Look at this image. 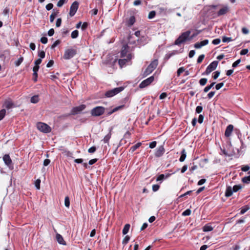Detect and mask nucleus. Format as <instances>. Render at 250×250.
<instances>
[{"label": "nucleus", "instance_id": "nucleus-1", "mask_svg": "<svg viewBox=\"0 0 250 250\" xmlns=\"http://www.w3.org/2000/svg\"><path fill=\"white\" fill-rule=\"evenodd\" d=\"M190 33L191 32L189 30H188L182 33L181 35L175 40V44L180 45L187 41L191 40L193 37V36L190 37Z\"/></svg>", "mask_w": 250, "mask_h": 250}, {"label": "nucleus", "instance_id": "nucleus-2", "mask_svg": "<svg viewBox=\"0 0 250 250\" xmlns=\"http://www.w3.org/2000/svg\"><path fill=\"white\" fill-rule=\"evenodd\" d=\"M158 64V61L157 59H155L152 61L144 71L143 73V76L146 77L147 75L151 73L157 67Z\"/></svg>", "mask_w": 250, "mask_h": 250}, {"label": "nucleus", "instance_id": "nucleus-3", "mask_svg": "<svg viewBox=\"0 0 250 250\" xmlns=\"http://www.w3.org/2000/svg\"><path fill=\"white\" fill-rule=\"evenodd\" d=\"M124 89V87L120 86L118 87L114 88L112 89L106 91L104 93V95L106 97L111 98L114 96L117 95L119 93L121 92Z\"/></svg>", "mask_w": 250, "mask_h": 250}, {"label": "nucleus", "instance_id": "nucleus-4", "mask_svg": "<svg viewBox=\"0 0 250 250\" xmlns=\"http://www.w3.org/2000/svg\"><path fill=\"white\" fill-rule=\"evenodd\" d=\"M105 111V108L98 106L91 109L90 113L92 116L97 117L103 115Z\"/></svg>", "mask_w": 250, "mask_h": 250}, {"label": "nucleus", "instance_id": "nucleus-5", "mask_svg": "<svg viewBox=\"0 0 250 250\" xmlns=\"http://www.w3.org/2000/svg\"><path fill=\"white\" fill-rule=\"evenodd\" d=\"M37 127L40 131L45 133H49L51 131V128L48 125L42 122L37 123Z\"/></svg>", "mask_w": 250, "mask_h": 250}, {"label": "nucleus", "instance_id": "nucleus-6", "mask_svg": "<svg viewBox=\"0 0 250 250\" xmlns=\"http://www.w3.org/2000/svg\"><path fill=\"white\" fill-rule=\"evenodd\" d=\"M77 54V50L75 48H68L65 50L63 58L65 60H69L72 58Z\"/></svg>", "mask_w": 250, "mask_h": 250}, {"label": "nucleus", "instance_id": "nucleus-7", "mask_svg": "<svg viewBox=\"0 0 250 250\" xmlns=\"http://www.w3.org/2000/svg\"><path fill=\"white\" fill-rule=\"evenodd\" d=\"M2 160L5 165L11 170L14 168V164L9 154L3 155Z\"/></svg>", "mask_w": 250, "mask_h": 250}, {"label": "nucleus", "instance_id": "nucleus-8", "mask_svg": "<svg viewBox=\"0 0 250 250\" xmlns=\"http://www.w3.org/2000/svg\"><path fill=\"white\" fill-rule=\"evenodd\" d=\"M218 65V61H215L210 63L207 67L205 72L203 75H208L210 72L215 69Z\"/></svg>", "mask_w": 250, "mask_h": 250}, {"label": "nucleus", "instance_id": "nucleus-9", "mask_svg": "<svg viewBox=\"0 0 250 250\" xmlns=\"http://www.w3.org/2000/svg\"><path fill=\"white\" fill-rule=\"evenodd\" d=\"M79 7V2L77 1L73 2L70 6L69 15L70 17H73L76 14Z\"/></svg>", "mask_w": 250, "mask_h": 250}, {"label": "nucleus", "instance_id": "nucleus-10", "mask_svg": "<svg viewBox=\"0 0 250 250\" xmlns=\"http://www.w3.org/2000/svg\"><path fill=\"white\" fill-rule=\"evenodd\" d=\"M133 58L131 53H128L127 55V58H122L123 59H119L118 61L119 64L121 67H123L127 62L130 61Z\"/></svg>", "mask_w": 250, "mask_h": 250}, {"label": "nucleus", "instance_id": "nucleus-11", "mask_svg": "<svg viewBox=\"0 0 250 250\" xmlns=\"http://www.w3.org/2000/svg\"><path fill=\"white\" fill-rule=\"evenodd\" d=\"M154 80V76H152L142 81L139 84V87L143 88L149 85Z\"/></svg>", "mask_w": 250, "mask_h": 250}, {"label": "nucleus", "instance_id": "nucleus-12", "mask_svg": "<svg viewBox=\"0 0 250 250\" xmlns=\"http://www.w3.org/2000/svg\"><path fill=\"white\" fill-rule=\"evenodd\" d=\"M86 108L85 104H81L79 106L74 107L72 108L71 114L76 115L81 113V111L83 110Z\"/></svg>", "mask_w": 250, "mask_h": 250}, {"label": "nucleus", "instance_id": "nucleus-13", "mask_svg": "<svg viewBox=\"0 0 250 250\" xmlns=\"http://www.w3.org/2000/svg\"><path fill=\"white\" fill-rule=\"evenodd\" d=\"M128 53H130L129 52V46L127 44L124 45L121 51V57L127 58V55Z\"/></svg>", "mask_w": 250, "mask_h": 250}, {"label": "nucleus", "instance_id": "nucleus-14", "mask_svg": "<svg viewBox=\"0 0 250 250\" xmlns=\"http://www.w3.org/2000/svg\"><path fill=\"white\" fill-rule=\"evenodd\" d=\"M165 152V149L164 148V146L161 145L159 146L157 149H156L155 152V156L156 157H160L162 156L163 155Z\"/></svg>", "mask_w": 250, "mask_h": 250}, {"label": "nucleus", "instance_id": "nucleus-15", "mask_svg": "<svg viewBox=\"0 0 250 250\" xmlns=\"http://www.w3.org/2000/svg\"><path fill=\"white\" fill-rule=\"evenodd\" d=\"M136 19L134 16H131L128 18H126L125 21V25L127 27H131L135 22Z\"/></svg>", "mask_w": 250, "mask_h": 250}, {"label": "nucleus", "instance_id": "nucleus-16", "mask_svg": "<svg viewBox=\"0 0 250 250\" xmlns=\"http://www.w3.org/2000/svg\"><path fill=\"white\" fill-rule=\"evenodd\" d=\"M233 125H229L226 128L225 132V136L227 138H229L230 136L231 133L233 130Z\"/></svg>", "mask_w": 250, "mask_h": 250}, {"label": "nucleus", "instance_id": "nucleus-17", "mask_svg": "<svg viewBox=\"0 0 250 250\" xmlns=\"http://www.w3.org/2000/svg\"><path fill=\"white\" fill-rule=\"evenodd\" d=\"M208 40H204L203 41L200 42H197L194 44V47L196 49H199L201 48L202 46H205L208 44Z\"/></svg>", "mask_w": 250, "mask_h": 250}, {"label": "nucleus", "instance_id": "nucleus-18", "mask_svg": "<svg viewBox=\"0 0 250 250\" xmlns=\"http://www.w3.org/2000/svg\"><path fill=\"white\" fill-rule=\"evenodd\" d=\"M229 9V7L227 5H222L220 8V15L226 14Z\"/></svg>", "mask_w": 250, "mask_h": 250}, {"label": "nucleus", "instance_id": "nucleus-19", "mask_svg": "<svg viewBox=\"0 0 250 250\" xmlns=\"http://www.w3.org/2000/svg\"><path fill=\"white\" fill-rule=\"evenodd\" d=\"M56 238V240H57V242L60 244L62 245H66L65 241L64 240L61 234H60L59 233H57Z\"/></svg>", "mask_w": 250, "mask_h": 250}, {"label": "nucleus", "instance_id": "nucleus-20", "mask_svg": "<svg viewBox=\"0 0 250 250\" xmlns=\"http://www.w3.org/2000/svg\"><path fill=\"white\" fill-rule=\"evenodd\" d=\"M125 105L124 104H121L118 106H117L115 108H114L112 110H111V111H110L109 112H108L107 113V115H110L111 114H112V113H113L114 112H115L119 110H121V109H123Z\"/></svg>", "mask_w": 250, "mask_h": 250}, {"label": "nucleus", "instance_id": "nucleus-21", "mask_svg": "<svg viewBox=\"0 0 250 250\" xmlns=\"http://www.w3.org/2000/svg\"><path fill=\"white\" fill-rule=\"evenodd\" d=\"M170 175V174H167L166 175L161 174L157 177L156 181L157 182L160 181V183H161L164 179L167 178Z\"/></svg>", "mask_w": 250, "mask_h": 250}, {"label": "nucleus", "instance_id": "nucleus-22", "mask_svg": "<svg viewBox=\"0 0 250 250\" xmlns=\"http://www.w3.org/2000/svg\"><path fill=\"white\" fill-rule=\"evenodd\" d=\"M3 106L9 109L13 107L14 104L11 101L7 100L4 103Z\"/></svg>", "mask_w": 250, "mask_h": 250}, {"label": "nucleus", "instance_id": "nucleus-23", "mask_svg": "<svg viewBox=\"0 0 250 250\" xmlns=\"http://www.w3.org/2000/svg\"><path fill=\"white\" fill-rule=\"evenodd\" d=\"M181 154V156L179 158V161L182 162L185 161L187 156V153L185 149L184 148L182 150Z\"/></svg>", "mask_w": 250, "mask_h": 250}, {"label": "nucleus", "instance_id": "nucleus-24", "mask_svg": "<svg viewBox=\"0 0 250 250\" xmlns=\"http://www.w3.org/2000/svg\"><path fill=\"white\" fill-rule=\"evenodd\" d=\"M130 227V226L129 224H127L125 225L122 231L124 235H125L128 232Z\"/></svg>", "mask_w": 250, "mask_h": 250}, {"label": "nucleus", "instance_id": "nucleus-25", "mask_svg": "<svg viewBox=\"0 0 250 250\" xmlns=\"http://www.w3.org/2000/svg\"><path fill=\"white\" fill-rule=\"evenodd\" d=\"M141 144H142L141 143H137L136 144H135V145L132 146L130 147L129 151L131 152H133L134 151H135L137 148H138L141 146Z\"/></svg>", "mask_w": 250, "mask_h": 250}, {"label": "nucleus", "instance_id": "nucleus-26", "mask_svg": "<svg viewBox=\"0 0 250 250\" xmlns=\"http://www.w3.org/2000/svg\"><path fill=\"white\" fill-rule=\"evenodd\" d=\"M111 130H110V132L105 136L103 140H102L104 143H108L110 139L111 138Z\"/></svg>", "mask_w": 250, "mask_h": 250}, {"label": "nucleus", "instance_id": "nucleus-27", "mask_svg": "<svg viewBox=\"0 0 250 250\" xmlns=\"http://www.w3.org/2000/svg\"><path fill=\"white\" fill-rule=\"evenodd\" d=\"M232 193L233 191L232 190V188L230 187H229L227 188L226 189L225 195L227 197H229L232 194Z\"/></svg>", "mask_w": 250, "mask_h": 250}, {"label": "nucleus", "instance_id": "nucleus-28", "mask_svg": "<svg viewBox=\"0 0 250 250\" xmlns=\"http://www.w3.org/2000/svg\"><path fill=\"white\" fill-rule=\"evenodd\" d=\"M39 101V98L38 95H34L32 96L31 98L30 101L32 103L36 104Z\"/></svg>", "mask_w": 250, "mask_h": 250}, {"label": "nucleus", "instance_id": "nucleus-29", "mask_svg": "<svg viewBox=\"0 0 250 250\" xmlns=\"http://www.w3.org/2000/svg\"><path fill=\"white\" fill-rule=\"evenodd\" d=\"M213 229L212 227L208 225H206L203 228V230L205 232H208L212 230Z\"/></svg>", "mask_w": 250, "mask_h": 250}, {"label": "nucleus", "instance_id": "nucleus-30", "mask_svg": "<svg viewBox=\"0 0 250 250\" xmlns=\"http://www.w3.org/2000/svg\"><path fill=\"white\" fill-rule=\"evenodd\" d=\"M177 52V51H173L171 53L166 54L165 57V59L166 60H168L171 56L174 55Z\"/></svg>", "mask_w": 250, "mask_h": 250}, {"label": "nucleus", "instance_id": "nucleus-31", "mask_svg": "<svg viewBox=\"0 0 250 250\" xmlns=\"http://www.w3.org/2000/svg\"><path fill=\"white\" fill-rule=\"evenodd\" d=\"M79 36V31L77 30L73 31L71 33V37L72 39H76Z\"/></svg>", "mask_w": 250, "mask_h": 250}, {"label": "nucleus", "instance_id": "nucleus-32", "mask_svg": "<svg viewBox=\"0 0 250 250\" xmlns=\"http://www.w3.org/2000/svg\"><path fill=\"white\" fill-rule=\"evenodd\" d=\"M242 188V186L240 185H235L233 186L232 190L233 192H236Z\"/></svg>", "mask_w": 250, "mask_h": 250}, {"label": "nucleus", "instance_id": "nucleus-33", "mask_svg": "<svg viewBox=\"0 0 250 250\" xmlns=\"http://www.w3.org/2000/svg\"><path fill=\"white\" fill-rule=\"evenodd\" d=\"M6 114V110L4 109H2L0 110V121L3 119Z\"/></svg>", "mask_w": 250, "mask_h": 250}, {"label": "nucleus", "instance_id": "nucleus-34", "mask_svg": "<svg viewBox=\"0 0 250 250\" xmlns=\"http://www.w3.org/2000/svg\"><path fill=\"white\" fill-rule=\"evenodd\" d=\"M64 205L66 207L69 208L70 206V200L68 196H66L64 199Z\"/></svg>", "mask_w": 250, "mask_h": 250}, {"label": "nucleus", "instance_id": "nucleus-35", "mask_svg": "<svg viewBox=\"0 0 250 250\" xmlns=\"http://www.w3.org/2000/svg\"><path fill=\"white\" fill-rule=\"evenodd\" d=\"M129 240H130V237L128 235L125 236L123 240V242H122L123 244L124 245H125L126 244L128 243Z\"/></svg>", "mask_w": 250, "mask_h": 250}, {"label": "nucleus", "instance_id": "nucleus-36", "mask_svg": "<svg viewBox=\"0 0 250 250\" xmlns=\"http://www.w3.org/2000/svg\"><path fill=\"white\" fill-rule=\"evenodd\" d=\"M214 83H211L210 85H208L207 86H206L204 89V91L205 92H208L211 88L214 85Z\"/></svg>", "mask_w": 250, "mask_h": 250}, {"label": "nucleus", "instance_id": "nucleus-37", "mask_svg": "<svg viewBox=\"0 0 250 250\" xmlns=\"http://www.w3.org/2000/svg\"><path fill=\"white\" fill-rule=\"evenodd\" d=\"M242 182L244 183H249L250 182V175L243 177Z\"/></svg>", "mask_w": 250, "mask_h": 250}, {"label": "nucleus", "instance_id": "nucleus-38", "mask_svg": "<svg viewBox=\"0 0 250 250\" xmlns=\"http://www.w3.org/2000/svg\"><path fill=\"white\" fill-rule=\"evenodd\" d=\"M23 61V58L22 57H21L15 63L16 66H19L21 62Z\"/></svg>", "mask_w": 250, "mask_h": 250}, {"label": "nucleus", "instance_id": "nucleus-39", "mask_svg": "<svg viewBox=\"0 0 250 250\" xmlns=\"http://www.w3.org/2000/svg\"><path fill=\"white\" fill-rule=\"evenodd\" d=\"M250 209V208L248 206H245L243 208H242L240 214H244L247 210H248Z\"/></svg>", "mask_w": 250, "mask_h": 250}, {"label": "nucleus", "instance_id": "nucleus-40", "mask_svg": "<svg viewBox=\"0 0 250 250\" xmlns=\"http://www.w3.org/2000/svg\"><path fill=\"white\" fill-rule=\"evenodd\" d=\"M207 79L206 78H202L199 80V83L201 85H205L207 82Z\"/></svg>", "mask_w": 250, "mask_h": 250}, {"label": "nucleus", "instance_id": "nucleus-41", "mask_svg": "<svg viewBox=\"0 0 250 250\" xmlns=\"http://www.w3.org/2000/svg\"><path fill=\"white\" fill-rule=\"evenodd\" d=\"M156 15V12L155 11H151L149 13L148 18L149 19H153Z\"/></svg>", "mask_w": 250, "mask_h": 250}, {"label": "nucleus", "instance_id": "nucleus-42", "mask_svg": "<svg viewBox=\"0 0 250 250\" xmlns=\"http://www.w3.org/2000/svg\"><path fill=\"white\" fill-rule=\"evenodd\" d=\"M65 2H66V0H59L57 3V6L59 7H62Z\"/></svg>", "mask_w": 250, "mask_h": 250}, {"label": "nucleus", "instance_id": "nucleus-43", "mask_svg": "<svg viewBox=\"0 0 250 250\" xmlns=\"http://www.w3.org/2000/svg\"><path fill=\"white\" fill-rule=\"evenodd\" d=\"M191 214V210L189 209H187L182 213L183 216H188Z\"/></svg>", "mask_w": 250, "mask_h": 250}, {"label": "nucleus", "instance_id": "nucleus-44", "mask_svg": "<svg viewBox=\"0 0 250 250\" xmlns=\"http://www.w3.org/2000/svg\"><path fill=\"white\" fill-rule=\"evenodd\" d=\"M45 53L44 51H41L38 52V56L40 57V59H43L45 57Z\"/></svg>", "mask_w": 250, "mask_h": 250}, {"label": "nucleus", "instance_id": "nucleus-45", "mask_svg": "<svg viewBox=\"0 0 250 250\" xmlns=\"http://www.w3.org/2000/svg\"><path fill=\"white\" fill-rule=\"evenodd\" d=\"M184 71L185 68L183 67H180L177 71V76L179 77Z\"/></svg>", "mask_w": 250, "mask_h": 250}, {"label": "nucleus", "instance_id": "nucleus-46", "mask_svg": "<svg viewBox=\"0 0 250 250\" xmlns=\"http://www.w3.org/2000/svg\"><path fill=\"white\" fill-rule=\"evenodd\" d=\"M204 58H205V55L204 54H202V55H200L197 59V63H201L203 61Z\"/></svg>", "mask_w": 250, "mask_h": 250}, {"label": "nucleus", "instance_id": "nucleus-47", "mask_svg": "<svg viewBox=\"0 0 250 250\" xmlns=\"http://www.w3.org/2000/svg\"><path fill=\"white\" fill-rule=\"evenodd\" d=\"M61 43V41L59 40L56 41L52 45L51 48L52 49L54 48L55 47H56L58 45H59Z\"/></svg>", "mask_w": 250, "mask_h": 250}, {"label": "nucleus", "instance_id": "nucleus-48", "mask_svg": "<svg viewBox=\"0 0 250 250\" xmlns=\"http://www.w3.org/2000/svg\"><path fill=\"white\" fill-rule=\"evenodd\" d=\"M53 4L51 3H48L47 4L46 6H45V8L47 10V11H49L51 9H52L53 7Z\"/></svg>", "mask_w": 250, "mask_h": 250}, {"label": "nucleus", "instance_id": "nucleus-49", "mask_svg": "<svg viewBox=\"0 0 250 250\" xmlns=\"http://www.w3.org/2000/svg\"><path fill=\"white\" fill-rule=\"evenodd\" d=\"M203 110V107L202 106L198 105L196 108V113H200Z\"/></svg>", "mask_w": 250, "mask_h": 250}, {"label": "nucleus", "instance_id": "nucleus-50", "mask_svg": "<svg viewBox=\"0 0 250 250\" xmlns=\"http://www.w3.org/2000/svg\"><path fill=\"white\" fill-rule=\"evenodd\" d=\"M41 42L43 44H46L47 42L48 39L45 37H42L40 40Z\"/></svg>", "mask_w": 250, "mask_h": 250}, {"label": "nucleus", "instance_id": "nucleus-51", "mask_svg": "<svg viewBox=\"0 0 250 250\" xmlns=\"http://www.w3.org/2000/svg\"><path fill=\"white\" fill-rule=\"evenodd\" d=\"M159 188H160V186L157 184L153 185L152 186V190L154 192L158 191L159 190Z\"/></svg>", "mask_w": 250, "mask_h": 250}, {"label": "nucleus", "instance_id": "nucleus-52", "mask_svg": "<svg viewBox=\"0 0 250 250\" xmlns=\"http://www.w3.org/2000/svg\"><path fill=\"white\" fill-rule=\"evenodd\" d=\"M88 24L86 22H84L83 23L82 25L81 26V29L82 30H85L87 27H88Z\"/></svg>", "mask_w": 250, "mask_h": 250}, {"label": "nucleus", "instance_id": "nucleus-53", "mask_svg": "<svg viewBox=\"0 0 250 250\" xmlns=\"http://www.w3.org/2000/svg\"><path fill=\"white\" fill-rule=\"evenodd\" d=\"M204 118V116L203 115L200 114L199 116V118H198V123L199 124H202L203 123V122Z\"/></svg>", "mask_w": 250, "mask_h": 250}, {"label": "nucleus", "instance_id": "nucleus-54", "mask_svg": "<svg viewBox=\"0 0 250 250\" xmlns=\"http://www.w3.org/2000/svg\"><path fill=\"white\" fill-rule=\"evenodd\" d=\"M96 147L95 146H92L88 149V152L89 153H92L95 152L96 151Z\"/></svg>", "mask_w": 250, "mask_h": 250}, {"label": "nucleus", "instance_id": "nucleus-55", "mask_svg": "<svg viewBox=\"0 0 250 250\" xmlns=\"http://www.w3.org/2000/svg\"><path fill=\"white\" fill-rule=\"evenodd\" d=\"M40 183L41 180L40 179H38L35 182V186L38 189L40 188Z\"/></svg>", "mask_w": 250, "mask_h": 250}, {"label": "nucleus", "instance_id": "nucleus-56", "mask_svg": "<svg viewBox=\"0 0 250 250\" xmlns=\"http://www.w3.org/2000/svg\"><path fill=\"white\" fill-rule=\"evenodd\" d=\"M156 145L157 142L156 141H153L149 144V146L150 148H153L156 147Z\"/></svg>", "mask_w": 250, "mask_h": 250}, {"label": "nucleus", "instance_id": "nucleus-57", "mask_svg": "<svg viewBox=\"0 0 250 250\" xmlns=\"http://www.w3.org/2000/svg\"><path fill=\"white\" fill-rule=\"evenodd\" d=\"M250 166H249L248 165H245L242 167L241 170L243 171H247L250 169Z\"/></svg>", "mask_w": 250, "mask_h": 250}, {"label": "nucleus", "instance_id": "nucleus-58", "mask_svg": "<svg viewBox=\"0 0 250 250\" xmlns=\"http://www.w3.org/2000/svg\"><path fill=\"white\" fill-rule=\"evenodd\" d=\"M128 100L129 98L128 97H125L122 100L121 103L122 104H124L125 106V104L128 102Z\"/></svg>", "mask_w": 250, "mask_h": 250}, {"label": "nucleus", "instance_id": "nucleus-59", "mask_svg": "<svg viewBox=\"0 0 250 250\" xmlns=\"http://www.w3.org/2000/svg\"><path fill=\"white\" fill-rule=\"evenodd\" d=\"M61 23H62V19H61V18L57 19V21H56V27H60L61 25Z\"/></svg>", "mask_w": 250, "mask_h": 250}, {"label": "nucleus", "instance_id": "nucleus-60", "mask_svg": "<svg viewBox=\"0 0 250 250\" xmlns=\"http://www.w3.org/2000/svg\"><path fill=\"white\" fill-rule=\"evenodd\" d=\"M59 13V10L57 8H54L53 9V12L52 14L54 15L55 16H57Z\"/></svg>", "mask_w": 250, "mask_h": 250}, {"label": "nucleus", "instance_id": "nucleus-61", "mask_svg": "<svg viewBox=\"0 0 250 250\" xmlns=\"http://www.w3.org/2000/svg\"><path fill=\"white\" fill-rule=\"evenodd\" d=\"M231 41V39L230 38L223 37L222 38V41L224 42H229Z\"/></svg>", "mask_w": 250, "mask_h": 250}, {"label": "nucleus", "instance_id": "nucleus-62", "mask_svg": "<svg viewBox=\"0 0 250 250\" xmlns=\"http://www.w3.org/2000/svg\"><path fill=\"white\" fill-rule=\"evenodd\" d=\"M206 179H202L198 181L197 185L198 186L202 185L206 182Z\"/></svg>", "mask_w": 250, "mask_h": 250}, {"label": "nucleus", "instance_id": "nucleus-63", "mask_svg": "<svg viewBox=\"0 0 250 250\" xmlns=\"http://www.w3.org/2000/svg\"><path fill=\"white\" fill-rule=\"evenodd\" d=\"M167 96V94L165 92H163L161 93L160 95L159 98L161 100L164 99L166 98Z\"/></svg>", "mask_w": 250, "mask_h": 250}, {"label": "nucleus", "instance_id": "nucleus-64", "mask_svg": "<svg viewBox=\"0 0 250 250\" xmlns=\"http://www.w3.org/2000/svg\"><path fill=\"white\" fill-rule=\"evenodd\" d=\"M97 161H98V159H96V158L90 160L89 161L88 164L89 165H92L94 164H95L96 162H97Z\"/></svg>", "mask_w": 250, "mask_h": 250}]
</instances>
